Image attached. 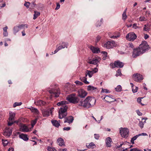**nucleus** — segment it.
Here are the masks:
<instances>
[{
	"instance_id": "09e8293b",
	"label": "nucleus",
	"mask_w": 151,
	"mask_h": 151,
	"mask_svg": "<svg viewBox=\"0 0 151 151\" xmlns=\"http://www.w3.org/2000/svg\"><path fill=\"white\" fill-rule=\"evenodd\" d=\"M30 4V3L29 2H25L24 4V6H26L27 8H28L29 7V6Z\"/></svg>"
},
{
	"instance_id": "0e129e2a",
	"label": "nucleus",
	"mask_w": 151,
	"mask_h": 151,
	"mask_svg": "<svg viewBox=\"0 0 151 151\" xmlns=\"http://www.w3.org/2000/svg\"><path fill=\"white\" fill-rule=\"evenodd\" d=\"M3 35L4 36H5V37L7 36L8 35V33L7 31L4 32Z\"/></svg>"
},
{
	"instance_id": "dca6fc26",
	"label": "nucleus",
	"mask_w": 151,
	"mask_h": 151,
	"mask_svg": "<svg viewBox=\"0 0 151 151\" xmlns=\"http://www.w3.org/2000/svg\"><path fill=\"white\" fill-rule=\"evenodd\" d=\"M52 109L48 110H43L42 111V113L44 117H47L50 115V114H51L52 113Z\"/></svg>"
},
{
	"instance_id": "c03bdc74",
	"label": "nucleus",
	"mask_w": 151,
	"mask_h": 151,
	"mask_svg": "<svg viewBox=\"0 0 151 151\" xmlns=\"http://www.w3.org/2000/svg\"><path fill=\"white\" fill-rule=\"evenodd\" d=\"M102 53L104 56L103 58V60H104L105 59L106 57H107V53L106 52L104 51L102 52Z\"/></svg>"
},
{
	"instance_id": "f03ea898",
	"label": "nucleus",
	"mask_w": 151,
	"mask_h": 151,
	"mask_svg": "<svg viewBox=\"0 0 151 151\" xmlns=\"http://www.w3.org/2000/svg\"><path fill=\"white\" fill-rule=\"evenodd\" d=\"M68 104V103L66 101H63L58 103L57 105L58 106L62 105L58 112L59 119H61L64 118L67 115V109L68 107L65 104Z\"/></svg>"
},
{
	"instance_id": "c85d7f7f",
	"label": "nucleus",
	"mask_w": 151,
	"mask_h": 151,
	"mask_svg": "<svg viewBox=\"0 0 151 151\" xmlns=\"http://www.w3.org/2000/svg\"><path fill=\"white\" fill-rule=\"evenodd\" d=\"M99 61L96 58L93 59L92 60L89 62V63L90 64L96 65L98 63Z\"/></svg>"
},
{
	"instance_id": "8fccbe9b",
	"label": "nucleus",
	"mask_w": 151,
	"mask_h": 151,
	"mask_svg": "<svg viewBox=\"0 0 151 151\" xmlns=\"http://www.w3.org/2000/svg\"><path fill=\"white\" fill-rule=\"evenodd\" d=\"M101 92H105L106 93H109V90L107 89L102 88L101 90Z\"/></svg>"
},
{
	"instance_id": "0eeeda50",
	"label": "nucleus",
	"mask_w": 151,
	"mask_h": 151,
	"mask_svg": "<svg viewBox=\"0 0 151 151\" xmlns=\"http://www.w3.org/2000/svg\"><path fill=\"white\" fill-rule=\"evenodd\" d=\"M124 65V64L123 62L119 60H116L115 61L114 63H111L110 65L112 68H121L123 67Z\"/></svg>"
},
{
	"instance_id": "f8f14e48",
	"label": "nucleus",
	"mask_w": 151,
	"mask_h": 151,
	"mask_svg": "<svg viewBox=\"0 0 151 151\" xmlns=\"http://www.w3.org/2000/svg\"><path fill=\"white\" fill-rule=\"evenodd\" d=\"M78 96L81 98H84L87 94V93L83 89L78 90Z\"/></svg>"
},
{
	"instance_id": "f704fd0d",
	"label": "nucleus",
	"mask_w": 151,
	"mask_h": 151,
	"mask_svg": "<svg viewBox=\"0 0 151 151\" xmlns=\"http://www.w3.org/2000/svg\"><path fill=\"white\" fill-rule=\"evenodd\" d=\"M127 17V16L126 15V11H124L122 14V18L123 19L125 20L126 19Z\"/></svg>"
},
{
	"instance_id": "1a4fd4ad",
	"label": "nucleus",
	"mask_w": 151,
	"mask_h": 151,
	"mask_svg": "<svg viewBox=\"0 0 151 151\" xmlns=\"http://www.w3.org/2000/svg\"><path fill=\"white\" fill-rule=\"evenodd\" d=\"M126 37L127 40L133 41L136 39L137 36L134 33L131 32L127 34Z\"/></svg>"
},
{
	"instance_id": "f3484780",
	"label": "nucleus",
	"mask_w": 151,
	"mask_h": 151,
	"mask_svg": "<svg viewBox=\"0 0 151 151\" xmlns=\"http://www.w3.org/2000/svg\"><path fill=\"white\" fill-rule=\"evenodd\" d=\"M113 46V43L112 42L110 41H108L104 44L103 47L107 49H109L112 48Z\"/></svg>"
},
{
	"instance_id": "c756f323",
	"label": "nucleus",
	"mask_w": 151,
	"mask_h": 151,
	"mask_svg": "<svg viewBox=\"0 0 151 151\" xmlns=\"http://www.w3.org/2000/svg\"><path fill=\"white\" fill-rule=\"evenodd\" d=\"M29 109H30L32 112H34L37 114H39V112L37 109L32 107L31 108H29Z\"/></svg>"
},
{
	"instance_id": "49530a36",
	"label": "nucleus",
	"mask_w": 151,
	"mask_h": 151,
	"mask_svg": "<svg viewBox=\"0 0 151 151\" xmlns=\"http://www.w3.org/2000/svg\"><path fill=\"white\" fill-rule=\"evenodd\" d=\"M23 118H22L19 119L18 120L16 121H15L13 122L14 123H16L17 124H18L19 122H20L21 120H22Z\"/></svg>"
},
{
	"instance_id": "ea45409f",
	"label": "nucleus",
	"mask_w": 151,
	"mask_h": 151,
	"mask_svg": "<svg viewBox=\"0 0 151 151\" xmlns=\"http://www.w3.org/2000/svg\"><path fill=\"white\" fill-rule=\"evenodd\" d=\"M122 87L120 85L116 87L115 88L116 91H120L122 90Z\"/></svg>"
},
{
	"instance_id": "338daca9",
	"label": "nucleus",
	"mask_w": 151,
	"mask_h": 151,
	"mask_svg": "<svg viewBox=\"0 0 151 151\" xmlns=\"http://www.w3.org/2000/svg\"><path fill=\"white\" fill-rule=\"evenodd\" d=\"M58 151H67V150L66 148L65 149H59Z\"/></svg>"
},
{
	"instance_id": "9b49d317",
	"label": "nucleus",
	"mask_w": 151,
	"mask_h": 151,
	"mask_svg": "<svg viewBox=\"0 0 151 151\" xmlns=\"http://www.w3.org/2000/svg\"><path fill=\"white\" fill-rule=\"evenodd\" d=\"M19 126L20 131L24 132H28L29 131V130L25 124L20 123L19 124Z\"/></svg>"
},
{
	"instance_id": "a211bd4d",
	"label": "nucleus",
	"mask_w": 151,
	"mask_h": 151,
	"mask_svg": "<svg viewBox=\"0 0 151 151\" xmlns=\"http://www.w3.org/2000/svg\"><path fill=\"white\" fill-rule=\"evenodd\" d=\"M106 144L107 147H110L111 146V143L112 142L111 139L110 137H108L106 139Z\"/></svg>"
},
{
	"instance_id": "864d4df0",
	"label": "nucleus",
	"mask_w": 151,
	"mask_h": 151,
	"mask_svg": "<svg viewBox=\"0 0 151 151\" xmlns=\"http://www.w3.org/2000/svg\"><path fill=\"white\" fill-rule=\"evenodd\" d=\"M94 138L96 139H98L99 137V135L98 134H94Z\"/></svg>"
},
{
	"instance_id": "6e6552de",
	"label": "nucleus",
	"mask_w": 151,
	"mask_h": 151,
	"mask_svg": "<svg viewBox=\"0 0 151 151\" xmlns=\"http://www.w3.org/2000/svg\"><path fill=\"white\" fill-rule=\"evenodd\" d=\"M143 54L139 47L133 49L132 51V56L134 58H136L140 55Z\"/></svg>"
},
{
	"instance_id": "ddd939ff",
	"label": "nucleus",
	"mask_w": 151,
	"mask_h": 151,
	"mask_svg": "<svg viewBox=\"0 0 151 151\" xmlns=\"http://www.w3.org/2000/svg\"><path fill=\"white\" fill-rule=\"evenodd\" d=\"M103 99H104L107 102H111L116 101L115 99L113 98V97L112 96H106Z\"/></svg>"
},
{
	"instance_id": "a19ab883",
	"label": "nucleus",
	"mask_w": 151,
	"mask_h": 151,
	"mask_svg": "<svg viewBox=\"0 0 151 151\" xmlns=\"http://www.w3.org/2000/svg\"><path fill=\"white\" fill-rule=\"evenodd\" d=\"M62 45H63V48L66 47L67 48L68 45V43L67 42H63L62 43Z\"/></svg>"
},
{
	"instance_id": "79ce46f5",
	"label": "nucleus",
	"mask_w": 151,
	"mask_h": 151,
	"mask_svg": "<svg viewBox=\"0 0 151 151\" xmlns=\"http://www.w3.org/2000/svg\"><path fill=\"white\" fill-rule=\"evenodd\" d=\"M22 104V103L21 102H15L14 105L13 106L14 107H16L17 106H19L21 105Z\"/></svg>"
},
{
	"instance_id": "393cba45",
	"label": "nucleus",
	"mask_w": 151,
	"mask_h": 151,
	"mask_svg": "<svg viewBox=\"0 0 151 151\" xmlns=\"http://www.w3.org/2000/svg\"><path fill=\"white\" fill-rule=\"evenodd\" d=\"M93 74V71L88 70H86L85 73V74L86 76L87 77V76L88 75L90 78H91Z\"/></svg>"
},
{
	"instance_id": "aec40b11",
	"label": "nucleus",
	"mask_w": 151,
	"mask_h": 151,
	"mask_svg": "<svg viewBox=\"0 0 151 151\" xmlns=\"http://www.w3.org/2000/svg\"><path fill=\"white\" fill-rule=\"evenodd\" d=\"M73 120V118L72 116H69L65 119L64 122H68L69 124H70L72 122Z\"/></svg>"
},
{
	"instance_id": "37998d69",
	"label": "nucleus",
	"mask_w": 151,
	"mask_h": 151,
	"mask_svg": "<svg viewBox=\"0 0 151 151\" xmlns=\"http://www.w3.org/2000/svg\"><path fill=\"white\" fill-rule=\"evenodd\" d=\"M48 151H56V150L53 147H47Z\"/></svg>"
},
{
	"instance_id": "e433bc0d",
	"label": "nucleus",
	"mask_w": 151,
	"mask_h": 151,
	"mask_svg": "<svg viewBox=\"0 0 151 151\" xmlns=\"http://www.w3.org/2000/svg\"><path fill=\"white\" fill-rule=\"evenodd\" d=\"M143 98L142 97H139L137 98V102L142 106H143L144 105V104H142L141 102L142 101V99Z\"/></svg>"
},
{
	"instance_id": "72a5a7b5",
	"label": "nucleus",
	"mask_w": 151,
	"mask_h": 151,
	"mask_svg": "<svg viewBox=\"0 0 151 151\" xmlns=\"http://www.w3.org/2000/svg\"><path fill=\"white\" fill-rule=\"evenodd\" d=\"M139 137L138 134L136 135V136L132 138L131 140V142L132 144H134V141L136 140V139Z\"/></svg>"
},
{
	"instance_id": "473e14b6",
	"label": "nucleus",
	"mask_w": 151,
	"mask_h": 151,
	"mask_svg": "<svg viewBox=\"0 0 151 151\" xmlns=\"http://www.w3.org/2000/svg\"><path fill=\"white\" fill-rule=\"evenodd\" d=\"M96 87L91 85L88 86L87 87V90L89 91H93L96 89Z\"/></svg>"
},
{
	"instance_id": "a18cd8bd",
	"label": "nucleus",
	"mask_w": 151,
	"mask_h": 151,
	"mask_svg": "<svg viewBox=\"0 0 151 151\" xmlns=\"http://www.w3.org/2000/svg\"><path fill=\"white\" fill-rule=\"evenodd\" d=\"M144 125V123L142 121H139V125L141 128H142L143 127Z\"/></svg>"
},
{
	"instance_id": "bb28decb",
	"label": "nucleus",
	"mask_w": 151,
	"mask_h": 151,
	"mask_svg": "<svg viewBox=\"0 0 151 151\" xmlns=\"http://www.w3.org/2000/svg\"><path fill=\"white\" fill-rule=\"evenodd\" d=\"M19 137L20 138L25 141H27L28 139L27 135L26 134H22L19 135Z\"/></svg>"
},
{
	"instance_id": "4be33fe9",
	"label": "nucleus",
	"mask_w": 151,
	"mask_h": 151,
	"mask_svg": "<svg viewBox=\"0 0 151 151\" xmlns=\"http://www.w3.org/2000/svg\"><path fill=\"white\" fill-rule=\"evenodd\" d=\"M57 142L58 143V145L60 146H65V145L64 140L61 138L60 137L58 138L57 139Z\"/></svg>"
},
{
	"instance_id": "a878e982",
	"label": "nucleus",
	"mask_w": 151,
	"mask_h": 151,
	"mask_svg": "<svg viewBox=\"0 0 151 151\" xmlns=\"http://www.w3.org/2000/svg\"><path fill=\"white\" fill-rule=\"evenodd\" d=\"M86 147L88 148H93L96 147V145L93 142L89 144H86Z\"/></svg>"
},
{
	"instance_id": "e2e57ef3",
	"label": "nucleus",
	"mask_w": 151,
	"mask_h": 151,
	"mask_svg": "<svg viewBox=\"0 0 151 151\" xmlns=\"http://www.w3.org/2000/svg\"><path fill=\"white\" fill-rule=\"evenodd\" d=\"M57 49L58 50V51L62 49L63 48V45H60L57 48Z\"/></svg>"
},
{
	"instance_id": "5701e85b",
	"label": "nucleus",
	"mask_w": 151,
	"mask_h": 151,
	"mask_svg": "<svg viewBox=\"0 0 151 151\" xmlns=\"http://www.w3.org/2000/svg\"><path fill=\"white\" fill-rule=\"evenodd\" d=\"M90 48L92 52L94 53H98L100 52V50L99 49L92 46H91L90 47Z\"/></svg>"
},
{
	"instance_id": "2f4dec72",
	"label": "nucleus",
	"mask_w": 151,
	"mask_h": 151,
	"mask_svg": "<svg viewBox=\"0 0 151 151\" xmlns=\"http://www.w3.org/2000/svg\"><path fill=\"white\" fill-rule=\"evenodd\" d=\"M52 122L53 125L55 126L56 127H58L60 125V124L58 123V121L56 120H53L52 121Z\"/></svg>"
},
{
	"instance_id": "cd10ccee",
	"label": "nucleus",
	"mask_w": 151,
	"mask_h": 151,
	"mask_svg": "<svg viewBox=\"0 0 151 151\" xmlns=\"http://www.w3.org/2000/svg\"><path fill=\"white\" fill-rule=\"evenodd\" d=\"M86 76L85 75V76L83 77H80V79L82 82H83L85 83L86 84H88L89 83V82L87 81V78H86Z\"/></svg>"
},
{
	"instance_id": "412c9836",
	"label": "nucleus",
	"mask_w": 151,
	"mask_h": 151,
	"mask_svg": "<svg viewBox=\"0 0 151 151\" xmlns=\"http://www.w3.org/2000/svg\"><path fill=\"white\" fill-rule=\"evenodd\" d=\"M35 103L37 106H45L46 104L45 102L41 100H38Z\"/></svg>"
},
{
	"instance_id": "69168bd1",
	"label": "nucleus",
	"mask_w": 151,
	"mask_h": 151,
	"mask_svg": "<svg viewBox=\"0 0 151 151\" xmlns=\"http://www.w3.org/2000/svg\"><path fill=\"white\" fill-rule=\"evenodd\" d=\"M129 47H130L131 48H133L134 47V46L132 43H129Z\"/></svg>"
},
{
	"instance_id": "5fc2aeb1",
	"label": "nucleus",
	"mask_w": 151,
	"mask_h": 151,
	"mask_svg": "<svg viewBox=\"0 0 151 151\" xmlns=\"http://www.w3.org/2000/svg\"><path fill=\"white\" fill-rule=\"evenodd\" d=\"M145 18L144 17H141L139 19V21H145Z\"/></svg>"
},
{
	"instance_id": "4c0bfd02",
	"label": "nucleus",
	"mask_w": 151,
	"mask_h": 151,
	"mask_svg": "<svg viewBox=\"0 0 151 151\" xmlns=\"http://www.w3.org/2000/svg\"><path fill=\"white\" fill-rule=\"evenodd\" d=\"M121 72V70L120 69H118L116 72V77H117L119 76H121L122 75Z\"/></svg>"
},
{
	"instance_id": "774afa93",
	"label": "nucleus",
	"mask_w": 151,
	"mask_h": 151,
	"mask_svg": "<svg viewBox=\"0 0 151 151\" xmlns=\"http://www.w3.org/2000/svg\"><path fill=\"white\" fill-rule=\"evenodd\" d=\"M137 114L139 116H141L142 115V114L139 111L137 110Z\"/></svg>"
},
{
	"instance_id": "3c124183",
	"label": "nucleus",
	"mask_w": 151,
	"mask_h": 151,
	"mask_svg": "<svg viewBox=\"0 0 151 151\" xmlns=\"http://www.w3.org/2000/svg\"><path fill=\"white\" fill-rule=\"evenodd\" d=\"M75 83L77 85H83V83L78 81H76L75 82Z\"/></svg>"
},
{
	"instance_id": "4d7b16f0",
	"label": "nucleus",
	"mask_w": 151,
	"mask_h": 151,
	"mask_svg": "<svg viewBox=\"0 0 151 151\" xmlns=\"http://www.w3.org/2000/svg\"><path fill=\"white\" fill-rule=\"evenodd\" d=\"M130 151H140L139 149L137 148H134L130 149Z\"/></svg>"
},
{
	"instance_id": "58836bf2",
	"label": "nucleus",
	"mask_w": 151,
	"mask_h": 151,
	"mask_svg": "<svg viewBox=\"0 0 151 151\" xmlns=\"http://www.w3.org/2000/svg\"><path fill=\"white\" fill-rule=\"evenodd\" d=\"M37 119H35L34 120H32L31 122V126L33 128L34 126L35 125L37 122Z\"/></svg>"
},
{
	"instance_id": "bf43d9fd",
	"label": "nucleus",
	"mask_w": 151,
	"mask_h": 151,
	"mask_svg": "<svg viewBox=\"0 0 151 151\" xmlns=\"http://www.w3.org/2000/svg\"><path fill=\"white\" fill-rule=\"evenodd\" d=\"M3 145L4 146H5L7 145L8 143V142L7 140H5L4 141V142H3Z\"/></svg>"
},
{
	"instance_id": "b1692460",
	"label": "nucleus",
	"mask_w": 151,
	"mask_h": 151,
	"mask_svg": "<svg viewBox=\"0 0 151 151\" xmlns=\"http://www.w3.org/2000/svg\"><path fill=\"white\" fill-rule=\"evenodd\" d=\"M120 33L118 32H115L113 36H109L111 38H117L120 37Z\"/></svg>"
},
{
	"instance_id": "de8ad7c7",
	"label": "nucleus",
	"mask_w": 151,
	"mask_h": 151,
	"mask_svg": "<svg viewBox=\"0 0 151 151\" xmlns=\"http://www.w3.org/2000/svg\"><path fill=\"white\" fill-rule=\"evenodd\" d=\"M8 125L9 126H11L12 125L14 124L13 121H10L9 120H7Z\"/></svg>"
},
{
	"instance_id": "603ef678",
	"label": "nucleus",
	"mask_w": 151,
	"mask_h": 151,
	"mask_svg": "<svg viewBox=\"0 0 151 151\" xmlns=\"http://www.w3.org/2000/svg\"><path fill=\"white\" fill-rule=\"evenodd\" d=\"M138 89V87H135V88L134 89L133 88H132V91L134 93H135L137 92Z\"/></svg>"
},
{
	"instance_id": "680f3d73",
	"label": "nucleus",
	"mask_w": 151,
	"mask_h": 151,
	"mask_svg": "<svg viewBox=\"0 0 151 151\" xmlns=\"http://www.w3.org/2000/svg\"><path fill=\"white\" fill-rule=\"evenodd\" d=\"M98 70V69L97 68H95L92 71H93V73H94L97 72Z\"/></svg>"
},
{
	"instance_id": "20e7f679",
	"label": "nucleus",
	"mask_w": 151,
	"mask_h": 151,
	"mask_svg": "<svg viewBox=\"0 0 151 151\" xmlns=\"http://www.w3.org/2000/svg\"><path fill=\"white\" fill-rule=\"evenodd\" d=\"M76 95L75 93H72L68 96L66 99L70 103L74 104L78 103L79 99L78 97L76 96Z\"/></svg>"
},
{
	"instance_id": "c9c22d12",
	"label": "nucleus",
	"mask_w": 151,
	"mask_h": 151,
	"mask_svg": "<svg viewBox=\"0 0 151 151\" xmlns=\"http://www.w3.org/2000/svg\"><path fill=\"white\" fill-rule=\"evenodd\" d=\"M150 27L148 24H146L145 25V27L143 28V30L145 31H147L149 30Z\"/></svg>"
},
{
	"instance_id": "f257e3e1",
	"label": "nucleus",
	"mask_w": 151,
	"mask_h": 151,
	"mask_svg": "<svg viewBox=\"0 0 151 151\" xmlns=\"http://www.w3.org/2000/svg\"><path fill=\"white\" fill-rule=\"evenodd\" d=\"M96 100L94 97L88 96L84 100H81L78 103V105L84 108H89L93 106L96 103Z\"/></svg>"
},
{
	"instance_id": "39448f33",
	"label": "nucleus",
	"mask_w": 151,
	"mask_h": 151,
	"mask_svg": "<svg viewBox=\"0 0 151 151\" xmlns=\"http://www.w3.org/2000/svg\"><path fill=\"white\" fill-rule=\"evenodd\" d=\"M129 131L126 128H121L120 130V133L121 136L124 138H127L129 135Z\"/></svg>"
},
{
	"instance_id": "7c9ffc66",
	"label": "nucleus",
	"mask_w": 151,
	"mask_h": 151,
	"mask_svg": "<svg viewBox=\"0 0 151 151\" xmlns=\"http://www.w3.org/2000/svg\"><path fill=\"white\" fill-rule=\"evenodd\" d=\"M34 13L33 19H35L38 16H40V12L36 11H34Z\"/></svg>"
},
{
	"instance_id": "7ed1b4c3",
	"label": "nucleus",
	"mask_w": 151,
	"mask_h": 151,
	"mask_svg": "<svg viewBox=\"0 0 151 151\" xmlns=\"http://www.w3.org/2000/svg\"><path fill=\"white\" fill-rule=\"evenodd\" d=\"M138 47L143 54L148 51L150 48L147 42L145 41H142Z\"/></svg>"
},
{
	"instance_id": "4468645a",
	"label": "nucleus",
	"mask_w": 151,
	"mask_h": 151,
	"mask_svg": "<svg viewBox=\"0 0 151 151\" xmlns=\"http://www.w3.org/2000/svg\"><path fill=\"white\" fill-rule=\"evenodd\" d=\"M25 24L19 25L18 26H16L14 27L13 28L14 32L15 34L17 33L19 30L25 26Z\"/></svg>"
},
{
	"instance_id": "13d9d810",
	"label": "nucleus",
	"mask_w": 151,
	"mask_h": 151,
	"mask_svg": "<svg viewBox=\"0 0 151 151\" xmlns=\"http://www.w3.org/2000/svg\"><path fill=\"white\" fill-rule=\"evenodd\" d=\"M133 27L135 29H136L137 28H139L137 26V24H134L133 25Z\"/></svg>"
},
{
	"instance_id": "2eb2a0df",
	"label": "nucleus",
	"mask_w": 151,
	"mask_h": 151,
	"mask_svg": "<svg viewBox=\"0 0 151 151\" xmlns=\"http://www.w3.org/2000/svg\"><path fill=\"white\" fill-rule=\"evenodd\" d=\"M12 131L9 128H6L3 133V135L5 136H10L12 134Z\"/></svg>"
},
{
	"instance_id": "423d86ee",
	"label": "nucleus",
	"mask_w": 151,
	"mask_h": 151,
	"mask_svg": "<svg viewBox=\"0 0 151 151\" xmlns=\"http://www.w3.org/2000/svg\"><path fill=\"white\" fill-rule=\"evenodd\" d=\"M48 91L50 93L52 94V96L56 97H58L60 93V89L57 87H55L54 88H52L51 90H48Z\"/></svg>"
},
{
	"instance_id": "9d476101",
	"label": "nucleus",
	"mask_w": 151,
	"mask_h": 151,
	"mask_svg": "<svg viewBox=\"0 0 151 151\" xmlns=\"http://www.w3.org/2000/svg\"><path fill=\"white\" fill-rule=\"evenodd\" d=\"M133 78L135 81L141 82L143 79L142 76L139 73H135L133 75Z\"/></svg>"
},
{
	"instance_id": "6ab92c4d",
	"label": "nucleus",
	"mask_w": 151,
	"mask_h": 151,
	"mask_svg": "<svg viewBox=\"0 0 151 151\" xmlns=\"http://www.w3.org/2000/svg\"><path fill=\"white\" fill-rule=\"evenodd\" d=\"M15 113L11 111L9 112V117L8 120L10 121H13L14 119L15 116Z\"/></svg>"
},
{
	"instance_id": "6e6d98bb",
	"label": "nucleus",
	"mask_w": 151,
	"mask_h": 151,
	"mask_svg": "<svg viewBox=\"0 0 151 151\" xmlns=\"http://www.w3.org/2000/svg\"><path fill=\"white\" fill-rule=\"evenodd\" d=\"M101 38V37L99 35L98 36L96 37V42H99Z\"/></svg>"
},
{
	"instance_id": "052dcab7",
	"label": "nucleus",
	"mask_w": 151,
	"mask_h": 151,
	"mask_svg": "<svg viewBox=\"0 0 151 151\" xmlns=\"http://www.w3.org/2000/svg\"><path fill=\"white\" fill-rule=\"evenodd\" d=\"M70 128L69 127H65L63 128V130H67V131H68L70 129Z\"/></svg>"
}]
</instances>
